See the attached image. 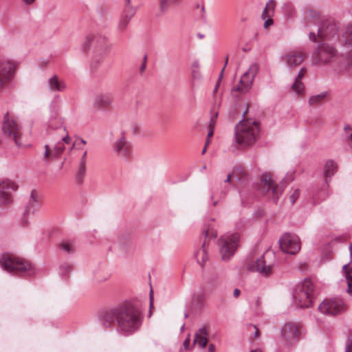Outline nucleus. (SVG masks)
I'll return each mask as SVG.
<instances>
[{
	"instance_id": "2",
	"label": "nucleus",
	"mask_w": 352,
	"mask_h": 352,
	"mask_svg": "<svg viewBox=\"0 0 352 352\" xmlns=\"http://www.w3.org/2000/svg\"><path fill=\"white\" fill-rule=\"evenodd\" d=\"M314 25L318 27V36L322 39L333 40L338 34V28L331 19H324L316 11L309 12L306 16L305 26L311 28Z\"/></svg>"
},
{
	"instance_id": "60",
	"label": "nucleus",
	"mask_w": 352,
	"mask_h": 352,
	"mask_svg": "<svg viewBox=\"0 0 352 352\" xmlns=\"http://www.w3.org/2000/svg\"><path fill=\"white\" fill-rule=\"evenodd\" d=\"M224 68H225V67L222 69V70H221V74H220V75H219V79H218V81H217V82H220L221 80V79H222V78H223V70H224Z\"/></svg>"
},
{
	"instance_id": "12",
	"label": "nucleus",
	"mask_w": 352,
	"mask_h": 352,
	"mask_svg": "<svg viewBox=\"0 0 352 352\" xmlns=\"http://www.w3.org/2000/svg\"><path fill=\"white\" fill-rule=\"evenodd\" d=\"M281 250L288 254H296L300 250V241L294 234L285 233L279 239Z\"/></svg>"
},
{
	"instance_id": "9",
	"label": "nucleus",
	"mask_w": 352,
	"mask_h": 352,
	"mask_svg": "<svg viewBox=\"0 0 352 352\" xmlns=\"http://www.w3.org/2000/svg\"><path fill=\"white\" fill-rule=\"evenodd\" d=\"M320 311L325 315L336 316L343 313L346 305L342 298L332 297L324 299L319 305Z\"/></svg>"
},
{
	"instance_id": "55",
	"label": "nucleus",
	"mask_w": 352,
	"mask_h": 352,
	"mask_svg": "<svg viewBox=\"0 0 352 352\" xmlns=\"http://www.w3.org/2000/svg\"><path fill=\"white\" fill-rule=\"evenodd\" d=\"M348 63L352 65V51L348 55Z\"/></svg>"
},
{
	"instance_id": "26",
	"label": "nucleus",
	"mask_w": 352,
	"mask_h": 352,
	"mask_svg": "<svg viewBox=\"0 0 352 352\" xmlns=\"http://www.w3.org/2000/svg\"><path fill=\"white\" fill-rule=\"evenodd\" d=\"M341 45L346 47L352 46V24H349L344 29L340 39Z\"/></svg>"
},
{
	"instance_id": "45",
	"label": "nucleus",
	"mask_w": 352,
	"mask_h": 352,
	"mask_svg": "<svg viewBox=\"0 0 352 352\" xmlns=\"http://www.w3.org/2000/svg\"><path fill=\"white\" fill-rule=\"evenodd\" d=\"M190 334H188L183 343L184 347L186 350H188L190 349Z\"/></svg>"
},
{
	"instance_id": "1",
	"label": "nucleus",
	"mask_w": 352,
	"mask_h": 352,
	"mask_svg": "<svg viewBox=\"0 0 352 352\" xmlns=\"http://www.w3.org/2000/svg\"><path fill=\"white\" fill-rule=\"evenodd\" d=\"M144 316L135 305L125 302L119 306L104 311L100 322L106 327L114 326L116 323V331L121 336H129L140 329Z\"/></svg>"
},
{
	"instance_id": "51",
	"label": "nucleus",
	"mask_w": 352,
	"mask_h": 352,
	"mask_svg": "<svg viewBox=\"0 0 352 352\" xmlns=\"http://www.w3.org/2000/svg\"><path fill=\"white\" fill-rule=\"evenodd\" d=\"M208 352H215V346L213 344L209 345Z\"/></svg>"
},
{
	"instance_id": "29",
	"label": "nucleus",
	"mask_w": 352,
	"mask_h": 352,
	"mask_svg": "<svg viewBox=\"0 0 352 352\" xmlns=\"http://www.w3.org/2000/svg\"><path fill=\"white\" fill-rule=\"evenodd\" d=\"M349 263H346L343 265L342 271L345 275L346 283L348 285L347 292L349 293H352V267L348 268Z\"/></svg>"
},
{
	"instance_id": "35",
	"label": "nucleus",
	"mask_w": 352,
	"mask_h": 352,
	"mask_svg": "<svg viewBox=\"0 0 352 352\" xmlns=\"http://www.w3.org/2000/svg\"><path fill=\"white\" fill-rule=\"evenodd\" d=\"M96 102L101 107H107L111 102V99L108 96L101 95L96 98Z\"/></svg>"
},
{
	"instance_id": "40",
	"label": "nucleus",
	"mask_w": 352,
	"mask_h": 352,
	"mask_svg": "<svg viewBox=\"0 0 352 352\" xmlns=\"http://www.w3.org/2000/svg\"><path fill=\"white\" fill-rule=\"evenodd\" d=\"M72 270V265L69 264H65L60 267V274L62 276L67 275Z\"/></svg>"
},
{
	"instance_id": "49",
	"label": "nucleus",
	"mask_w": 352,
	"mask_h": 352,
	"mask_svg": "<svg viewBox=\"0 0 352 352\" xmlns=\"http://www.w3.org/2000/svg\"><path fill=\"white\" fill-rule=\"evenodd\" d=\"M146 64L145 63H142L140 67V73L142 74L146 69Z\"/></svg>"
},
{
	"instance_id": "11",
	"label": "nucleus",
	"mask_w": 352,
	"mask_h": 352,
	"mask_svg": "<svg viewBox=\"0 0 352 352\" xmlns=\"http://www.w3.org/2000/svg\"><path fill=\"white\" fill-rule=\"evenodd\" d=\"M111 46L105 35L100 34L94 35V59H96L98 63L102 62L103 58L109 53Z\"/></svg>"
},
{
	"instance_id": "27",
	"label": "nucleus",
	"mask_w": 352,
	"mask_h": 352,
	"mask_svg": "<svg viewBox=\"0 0 352 352\" xmlns=\"http://www.w3.org/2000/svg\"><path fill=\"white\" fill-rule=\"evenodd\" d=\"M159 10L161 13H166L171 6H179L182 0H158Z\"/></svg>"
},
{
	"instance_id": "14",
	"label": "nucleus",
	"mask_w": 352,
	"mask_h": 352,
	"mask_svg": "<svg viewBox=\"0 0 352 352\" xmlns=\"http://www.w3.org/2000/svg\"><path fill=\"white\" fill-rule=\"evenodd\" d=\"M258 65L256 63L250 66L248 70L245 72L241 78L239 84L233 87V91H239L241 93L248 92L252 87L254 78L258 73Z\"/></svg>"
},
{
	"instance_id": "16",
	"label": "nucleus",
	"mask_w": 352,
	"mask_h": 352,
	"mask_svg": "<svg viewBox=\"0 0 352 352\" xmlns=\"http://www.w3.org/2000/svg\"><path fill=\"white\" fill-rule=\"evenodd\" d=\"M298 325L293 322H285L281 329V338L284 344L292 346L300 338Z\"/></svg>"
},
{
	"instance_id": "18",
	"label": "nucleus",
	"mask_w": 352,
	"mask_h": 352,
	"mask_svg": "<svg viewBox=\"0 0 352 352\" xmlns=\"http://www.w3.org/2000/svg\"><path fill=\"white\" fill-rule=\"evenodd\" d=\"M261 190L274 202L277 201L280 194L278 188L275 186L270 176L266 173L263 174L261 177Z\"/></svg>"
},
{
	"instance_id": "10",
	"label": "nucleus",
	"mask_w": 352,
	"mask_h": 352,
	"mask_svg": "<svg viewBox=\"0 0 352 352\" xmlns=\"http://www.w3.org/2000/svg\"><path fill=\"white\" fill-rule=\"evenodd\" d=\"M2 131L3 135L13 140L19 148L23 146L21 129L16 122L10 119L8 113H6L3 117Z\"/></svg>"
},
{
	"instance_id": "20",
	"label": "nucleus",
	"mask_w": 352,
	"mask_h": 352,
	"mask_svg": "<svg viewBox=\"0 0 352 352\" xmlns=\"http://www.w3.org/2000/svg\"><path fill=\"white\" fill-rule=\"evenodd\" d=\"M306 55L302 52L292 50L283 54L280 58L281 61L289 69L300 65Z\"/></svg>"
},
{
	"instance_id": "23",
	"label": "nucleus",
	"mask_w": 352,
	"mask_h": 352,
	"mask_svg": "<svg viewBox=\"0 0 352 352\" xmlns=\"http://www.w3.org/2000/svg\"><path fill=\"white\" fill-rule=\"evenodd\" d=\"M47 87L52 92H63L67 89V85L57 75H54L47 80Z\"/></svg>"
},
{
	"instance_id": "36",
	"label": "nucleus",
	"mask_w": 352,
	"mask_h": 352,
	"mask_svg": "<svg viewBox=\"0 0 352 352\" xmlns=\"http://www.w3.org/2000/svg\"><path fill=\"white\" fill-rule=\"evenodd\" d=\"M233 177H236V180L240 182L242 179H246L247 173L242 167H239L232 173Z\"/></svg>"
},
{
	"instance_id": "50",
	"label": "nucleus",
	"mask_w": 352,
	"mask_h": 352,
	"mask_svg": "<svg viewBox=\"0 0 352 352\" xmlns=\"http://www.w3.org/2000/svg\"><path fill=\"white\" fill-rule=\"evenodd\" d=\"M214 128H210L209 129V131L208 132V135H207V140H209V138L213 135V133H214Z\"/></svg>"
},
{
	"instance_id": "57",
	"label": "nucleus",
	"mask_w": 352,
	"mask_h": 352,
	"mask_svg": "<svg viewBox=\"0 0 352 352\" xmlns=\"http://www.w3.org/2000/svg\"><path fill=\"white\" fill-rule=\"evenodd\" d=\"M209 143H210V140H206V142L205 146H204V149L202 150V152H201L202 154H204L206 153V148H207L208 145L209 144Z\"/></svg>"
},
{
	"instance_id": "59",
	"label": "nucleus",
	"mask_w": 352,
	"mask_h": 352,
	"mask_svg": "<svg viewBox=\"0 0 352 352\" xmlns=\"http://www.w3.org/2000/svg\"><path fill=\"white\" fill-rule=\"evenodd\" d=\"M219 84H220V82H217V84L214 88V90H213L214 94H215L217 91L219 87Z\"/></svg>"
},
{
	"instance_id": "62",
	"label": "nucleus",
	"mask_w": 352,
	"mask_h": 352,
	"mask_svg": "<svg viewBox=\"0 0 352 352\" xmlns=\"http://www.w3.org/2000/svg\"><path fill=\"white\" fill-rule=\"evenodd\" d=\"M230 179H231V175L229 174L226 178V179L225 180V182H230Z\"/></svg>"
},
{
	"instance_id": "13",
	"label": "nucleus",
	"mask_w": 352,
	"mask_h": 352,
	"mask_svg": "<svg viewBox=\"0 0 352 352\" xmlns=\"http://www.w3.org/2000/svg\"><path fill=\"white\" fill-rule=\"evenodd\" d=\"M112 151L116 156L123 160H128L132 155V145L124 133L112 143Z\"/></svg>"
},
{
	"instance_id": "38",
	"label": "nucleus",
	"mask_w": 352,
	"mask_h": 352,
	"mask_svg": "<svg viewBox=\"0 0 352 352\" xmlns=\"http://www.w3.org/2000/svg\"><path fill=\"white\" fill-rule=\"evenodd\" d=\"M292 89L298 94H300L302 92L304 91L305 86L303 83L302 82V80H296L293 83Z\"/></svg>"
},
{
	"instance_id": "64",
	"label": "nucleus",
	"mask_w": 352,
	"mask_h": 352,
	"mask_svg": "<svg viewBox=\"0 0 352 352\" xmlns=\"http://www.w3.org/2000/svg\"><path fill=\"white\" fill-rule=\"evenodd\" d=\"M251 352H262V351L258 349H256L254 350L251 351Z\"/></svg>"
},
{
	"instance_id": "37",
	"label": "nucleus",
	"mask_w": 352,
	"mask_h": 352,
	"mask_svg": "<svg viewBox=\"0 0 352 352\" xmlns=\"http://www.w3.org/2000/svg\"><path fill=\"white\" fill-rule=\"evenodd\" d=\"M326 96L325 93H321L310 97L309 102L310 105H316L320 103Z\"/></svg>"
},
{
	"instance_id": "17",
	"label": "nucleus",
	"mask_w": 352,
	"mask_h": 352,
	"mask_svg": "<svg viewBox=\"0 0 352 352\" xmlns=\"http://www.w3.org/2000/svg\"><path fill=\"white\" fill-rule=\"evenodd\" d=\"M71 143V138L69 136L68 133L66 135L63 136L61 140L58 141L53 148H51L49 145L45 144V152L43 154V160H54L61 155V153L65 150V144H69Z\"/></svg>"
},
{
	"instance_id": "39",
	"label": "nucleus",
	"mask_w": 352,
	"mask_h": 352,
	"mask_svg": "<svg viewBox=\"0 0 352 352\" xmlns=\"http://www.w3.org/2000/svg\"><path fill=\"white\" fill-rule=\"evenodd\" d=\"M131 19V18L123 15L121 17L120 22L118 23L119 30H124L127 27Z\"/></svg>"
},
{
	"instance_id": "8",
	"label": "nucleus",
	"mask_w": 352,
	"mask_h": 352,
	"mask_svg": "<svg viewBox=\"0 0 352 352\" xmlns=\"http://www.w3.org/2000/svg\"><path fill=\"white\" fill-rule=\"evenodd\" d=\"M270 255L274 256L273 253L266 252L259 258L251 260L248 263V269L251 272L258 273L262 276L269 277L272 275L273 269L275 266L274 262H267L265 257Z\"/></svg>"
},
{
	"instance_id": "42",
	"label": "nucleus",
	"mask_w": 352,
	"mask_h": 352,
	"mask_svg": "<svg viewBox=\"0 0 352 352\" xmlns=\"http://www.w3.org/2000/svg\"><path fill=\"white\" fill-rule=\"evenodd\" d=\"M265 20L263 27L265 29H267L268 27L271 26L274 23V21L272 19V16H267Z\"/></svg>"
},
{
	"instance_id": "19",
	"label": "nucleus",
	"mask_w": 352,
	"mask_h": 352,
	"mask_svg": "<svg viewBox=\"0 0 352 352\" xmlns=\"http://www.w3.org/2000/svg\"><path fill=\"white\" fill-rule=\"evenodd\" d=\"M205 234V241L201 246V248L198 250L195 254V258L197 261V262L203 266L209 258V256L208 254V245L207 244V239H210L211 238H216L217 236V234L216 231L213 230L212 228H207L204 231Z\"/></svg>"
},
{
	"instance_id": "63",
	"label": "nucleus",
	"mask_w": 352,
	"mask_h": 352,
	"mask_svg": "<svg viewBox=\"0 0 352 352\" xmlns=\"http://www.w3.org/2000/svg\"><path fill=\"white\" fill-rule=\"evenodd\" d=\"M350 255L352 256V244L349 245Z\"/></svg>"
},
{
	"instance_id": "6",
	"label": "nucleus",
	"mask_w": 352,
	"mask_h": 352,
	"mask_svg": "<svg viewBox=\"0 0 352 352\" xmlns=\"http://www.w3.org/2000/svg\"><path fill=\"white\" fill-rule=\"evenodd\" d=\"M314 285L309 278L305 279L298 283L293 292V297L296 306L300 308H308L312 305V293Z\"/></svg>"
},
{
	"instance_id": "61",
	"label": "nucleus",
	"mask_w": 352,
	"mask_h": 352,
	"mask_svg": "<svg viewBox=\"0 0 352 352\" xmlns=\"http://www.w3.org/2000/svg\"><path fill=\"white\" fill-rule=\"evenodd\" d=\"M146 62H147V55L144 54V57H143L142 63H145V64H146Z\"/></svg>"
},
{
	"instance_id": "34",
	"label": "nucleus",
	"mask_w": 352,
	"mask_h": 352,
	"mask_svg": "<svg viewBox=\"0 0 352 352\" xmlns=\"http://www.w3.org/2000/svg\"><path fill=\"white\" fill-rule=\"evenodd\" d=\"M59 248L67 254H73L74 252V246L70 241H63L60 243Z\"/></svg>"
},
{
	"instance_id": "47",
	"label": "nucleus",
	"mask_w": 352,
	"mask_h": 352,
	"mask_svg": "<svg viewBox=\"0 0 352 352\" xmlns=\"http://www.w3.org/2000/svg\"><path fill=\"white\" fill-rule=\"evenodd\" d=\"M87 151L85 150L83 152V153H82V156H81V157L80 159V162H79L87 164Z\"/></svg>"
},
{
	"instance_id": "7",
	"label": "nucleus",
	"mask_w": 352,
	"mask_h": 352,
	"mask_svg": "<svg viewBox=\"0 0 352 352\" xmlns=\"http://www.w3.org/2000/svg\"><path fill=\"white\" fill-rule=\"evenodd\" d=\"M239 235L237 233L228 234L219 240V252L223 261L229 260L234 254L239 244Z\"/></svg>"
},
{
	"instance_id": "31",
	"label": "nucleus",
	"mask_w": 352,
	"mask_h": 352,
	"mask_svg": "<svg viewBox=\"0 0 352 352\" xmlns=\"http://www.w3.org/2000/svg\"><path fill=\"white\" fill-rule=\"evenodd\" d=\"M136 13V8L131 4V0H125L124 16L132 18Z\"/></svg>"
},
{
	"instance_id": "15",
	"label": "nucleus",
	"mask_w": 352,
	"mask_h": 352,
	"mask_svg": "<svg viewBox=\"0 0 352 352\" xmlns=\"http://www.w3.org/2000/svg\"><path fill=\"white\" fill-rule=\"evenodd\" d=\"M18 185L8 179H0V206L8 205L12 201V192L18 189Z\"/></svg>"
},
{
	"instance_id": "48",
	"label": "nucleus",
	"mask_w": 352,
	"mask_h": 352,
	"mask_svg": "<svg viewBox=\"0 0 352 352\" xmlns=\"http://www.w3.org/2000/svg\"><path fill=\"white\" fill-rule=\"evenodd\" d=\"M317 36H318V34H316V33H314L313 32H310L309 34V39H310V41H311L313 42H316V41Z\"/></svg>"
},
{
	"instance_id": "25",
	"label": "nucleus",
	"mask_w": 352,
	"mask_h": 352,
	"mask_svg": "<svg viewBox=\"0 0 352 352\" xmlns=\"http://www.w3.org/2000/svg\"><path fill=\"white\" fill-rule=\"evenodd\" d=\"M337 170V165L333 160H327L324 165V181L327 184H329V178L333 175Z\"/></svg>"
},
{
	"instance_id": "52",
	"label": "nucleus",
	"mask_w": 352,
	"mask_h": 352,
	"mask_svg": "<svg viewBox=\"0 0 352 352\" xmlns=\"http://www.w3.org/2000/svg\"><path fill=\"white\" fill-rule=\"evenodd\" d=\"M153 303V290L150 291V307L151 308Z\"/></svg>"
},
{
	"instance_id": "58",
	"label": "nucleus",
	"mask_w": 352,
	"mask_h": 352,
	"mask_svg": "<svg viewBox=\"0 0 352 352\" xmlns=\"http://www.w3.org/2000/svg\"><path fill=\"white\" fill-rule=\"evenodd\" d=\"M201 11L203 14V16H205V14H206V9H205V6L204 5H201Z\"/></svg>"
},
{
	"instance_id": "41",
	"label": "nucleus",
	"mask_w": 352,
	"mask_h": 352,
	"mask_svg": "<svg viewBox=\"0 0 352 352\" xmlns=\"http://www.w3.org/2000/svg\"><path fill=\"white\" fill-rule=\"evenodd\" d=\"M300 195V191L298 189H295L292 194L289 196V200L292 204H294L297 199L298 198Z\"/></svg>"
},
{
	"instance_id": "21",
	"label": "nucleus",
	"mask_w": 352,
	"mask_h": 352,
	"mask_svg": "<svg viewBox=\"0 0 352 352\" xmlns=\"http://www.w3.org/2000/svg\"><path fill=\"white\" fill-rule=\"evenodd\" d=\"M15 67V64L10 60H0V90L11 79L14 73Z\"/></svg>"
},
{
	"instance_id": "4",
	"label": "nucleus",
	"mask_w": 352,
	"mask_h": 352,
	"mask_svg": "<svg viewBox=\"0 0 352 352\" xmlns=\"http://www.w3.org/2000/svg\"><path fill=\"white\" fill-rule=\"evenodd\" d=\"M258 126L252 120H242L235 127V140L241 147L252 145L256 140Z\"/></svg>"
},
{
	"instance_id": "28",
	"label": "nucleus",
	"mask_w": 352,
	"mask_h": 352,
	"mask_svg": "<svg viewBox=\"0 0 352 352\" xmlns=\"http://www.w3.org/2000/svg\"><path fill=\"white\" fill-rule=\"evenodd\" d=\"M276 3L274 0H270L267 2L261 14V18L265 19L267 16H273Z\"/></svg>"
},
{
	"instance_id": "32",
	"label": "nucleus",
	"mask_w": 352,
	"mask_h": 352,
	"mask_svg": "<svg viewBox=\"0 0 352 352\" xmlns=\"http://www.w3.org/2000/svg\"><path fill=\"white\" fill-rule=\"evenodd\" d=\"M86 173V164L79 162L78 169L76 172V178L78 184H81L83 181Z\"/></svg>"
},
{
	"instance_id": "33",
	"label": "nucleus",
	"mask_w": 352,
	"mask_h": 352,
	"mask_svg": "<svg viewBox=\"0 0 352 352\" xmlns=\"http://www.w3.org/2000/svg\"><path fill=\"white\" fill-rule=\"evenodd\" d=\"M92 44L94 45V35L89 34L85 37L83 43H82L81 50L85 52H87Z\"/></svg>"
},
{
	"instance_id": "3",
	"label": "nucleus",
	"mask_w": 352,
	"mask_h": 352,
	"mask_svg": "<svg viewBox=\"0 0 352 352\" xmlns=\"http://www.w3.org/2000/svg\"><path fill=\"white\" fill-rule=\"evenodd\" d=\"M340 59H342V58L338 55L336 49L327 43L319 44L318 50L312 56L313 64L332 63L338 67L337 69L339 72L346 69V63H341Z\"/></svg>"
},
{
	"instance_id": "5",
	"label": "nucleus",
	"mask_w": 352,
	"mask_h": 352,
	"mask_svg": "<svg viewBox=\"0 0 352 352\" xmlns=\"http://www.w3.org/2000/svg\"><path fill=\"white\" fill-rule=\"evenodd\" d=\"M0 265L9 273L23 274L28 276L34 273V269L31 263L9 254H3L0 257Z\"/></svg>"
},
{
	"instance_id": "30",
	"label": "nucleus",
	"mask_w": 352,
	"mask_h": 352,
	"mask_svg": "<svg viewBox=\"0 0 352 352\" xmlns=\"http://www.w3.org/2000/svg\"><path fill=\"white\" fill-rule=\"evenodd\" d=\"M191 77L193 81H198L202 78V75L199 70V64L197 60L194 61L191 65Z\"/></svg>"
},
{
	"instance_id": "54",
	"label": "nucleus",
	"mask_w": 352,
	"mask_h": 352,
	"mask_svg": "<svg viewBox=\"0 0 352 352\" xmlns=\"http://www.w3.org/2000/svg\"><path fill=\"white\" fill-rule=\"evenodd\" d=\"M108 278V276H105L104 278H103L102 279H100L99 278H98L97 276L95 277V280L97 282V283H101L102 281H104L106 280Z\"/></svg>"
},
{
	"instance_id": "22",
	"label": "nucleus",
	"mask_w": 352,
	"mask_h": 352,
	"mask_svg": "<svg viewBox=\"0 0 352 352\" xmlns=\"http://www.w3.org/2000/svg\"><path fill=\"white\" fill-rule=\"evenodd\" d=\"M41 199L39 195L35 192L34 190H32L30 193V196L28 199L25 214H35L41 208Z\"/></svg>"
},
{
	"instance_id": "24",
	"label": "nucleus",
	"mask_w": 352,
	"mask_h": 352,
	"mask_svg": "<svg viewBox=\"0 0 352 352\" xmlns=\"http://www.w3.org/2000/svg\"><path fill=\"white\" fill-rule=\"evenodd\" d=\"M208 336L206 327H201L195 332L193 345L197 344L201 348H205L208 340Z\"/></svg>"
},
{
	"instance_id": "46",
	"label": "nucleus",
	"mask_w": 352,
	"mask_h": 352,
	"mask_svg": "<svg viewBox=\"0 0 352 352\" xmlns=\"http://www.w3.org/2000/svg\"><path fill=\"white\" fill-rule=\"evenodd\" d=\"M306 71H307V69H306V68H305V67H302V68L299 70V72H298V75H297V77L296 78V80H302V78H303V76H304V75H305V74Z\"/></svg>"
},
{
	"instance_id": "44",
	"label": "nucleus",
	"mask_w": 352,
	"mask_h": 352,
	"mask_svg": "<svg viewBox=\"0 0 352 352\" xmlns=\"http://www.w3.org/2000/svg\"><path fill=\"white\" fill-rule=\"evenodd\" d=\"M218 113L215 112L214 116H212L209 122V127L210 128H214L215 124H216V119L217 118Z\"/></svg>"
},
{
	"instance_id": "43",
	"label": "nucleus",
	"mask_w": 352,
	"mask_h": 352,
	"mask_svg": "<svg viewBox=\"0 0 352 352\" xmlns=\"http://www.w3.org/2000/svg\"><path fill=\"white\" fill-rule=\"evenodd\" d=\"M346 352H352V338L349 336L346 344Z\"/></svg>"
},
{
	"instance_id": "53",
	"label": "nucleus",
	"mask_w": 352,
	"mask_h": 352,
	"mask_svg": "<svg viewBox=\"0 0 352 352\" xmlns=\"http://www.w3.org/2000/svg\"><path fill=\"white\" fill-rule=\"evenodd\" d=\"M240 293L241 292L239 289H234L233 295L235 298H237L239 296Z\"/></svg>"
},
{
	"instance_id": "56",
	"label": "nucleus",
	"mask_w": 352,
	"mask_h": 352,
	"mask_svg": "<svg viewBox=\"0 0 352 352\" xmlns=\"http://www.w3.org/2000/svg\"><path fill=\"white\" fill-rule=\"evenodd\" d=\"M23 1L25 5H31L35 1V0H23Z\"/></svg>"
}]
</instances>
